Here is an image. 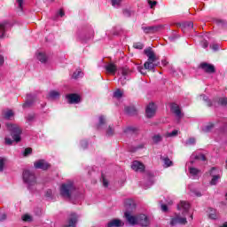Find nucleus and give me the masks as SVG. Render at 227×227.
I'll return each instance as SVG.
<instances>
[{"instance_id":"obj_56","label":"nucleus","mask_w":227,"mask_h":227,"mask_svg":"<svg viewBox=\"0 0 227 227\" xmlns=\"http://www.w3.org/2000/svg\"><path fill=\"white\" fill-rule=\"evenodd\" d=\"M16 1H17L18 4H19V8H20L21 10H23V9H24V6H23V4H24V0H16Z\"/></svg>"},{"instance_id":"obj_23","label":"nucleus","mask_w":227,"mask_h":227,"mask_svg":"<svg viewBox=\"0 0 227 227\" xmlns=\"http://www.w3.org/2000/svg\"><path fill=\"white\" fill-rule=\"evenodd\" d=\"M121 74L124 77H127V75H130L132 74V69L129 68V67H121Z\"/></svg>"},{"instance_id":"obj_4","label":"nucleus","mask_w":227,"mask_h":227,"mask_svg":"<svg viewBox=\"0 0 227 227\" xmlns=\"http://www.w3.org/2000/svg\"><path fill=\"white\" fill-rule=\"evenodd\" d=\"M23 182L29 185H35L36 184V176H35L34 172L30 170L23 171Z\"/></svg>"},{"instance_id":"obj_46","label":"nucleus","mask_w":227,"mask_h":227,"mask_svg":"<svg viewBox=\"0 0 227 227\" xmlns=\"http://www.w3.org/2000/svg\"><path fill=\"white\" fill-rule=\"evenodd\" d=\"M106 134L108 136H114V129H113L111 126L108 127L106 129Z\"/></svg>"},{"instance_id":"obj_59","label":"nucleus","mask_w":227,"mask_h":227,"mask_svg":"<svg viewBox=\"0 0 227 227\" xmlns=\"http://www.w3.org/2000/svg\"><path fill=\"white\" fill-rule=\"evenodd\" d=\"M161 210H162V212H168V205L162 204L161 205Z\"/></svg>"},{"instance_id":"obj_7","label":"nucleus","mask_w":227,"mask_h":227,"mask_svg":"<svg viewBox=\"0 0 227 227\" xmlns=\"http://www.w3.org/2000/svg\"><path fill=\"white\" fill-rule=\"evenodd\" d=\"M199 68L203 70L205 74H215V67L212 64H208L207 62H201L199 65Z\"/></svg>"},{"instance_id":"obj_5","label":"nucleus","mask_w":227,"mask_h":227,"mask_svg":"<svg viewBox=\"0 0 227 227\" xmlns=\"http://www.w3.org/2000/svg\"><path fill=\"white\" fill-rule=\"evenodd\" d=\"M78 221H79V215L72 212L67 216V223L62 227H75L77 226Z\"/></svg>"},{"instance_id":"obj_6","label":"nucleus","mask_w":227,"mask_h":227,"mask_svg":"<svg viewBox=\"0 0 227 227\" xmlns=\"http://www.w3.org/2000/svg\"><path fill=\"white\" fill-rule=\"evenodd\" d=\"M142 29L145 35H153L155 33H159V31H162V29H164V26L156 25L151 27H142Z\"/></svg>"},{"instance_id":"obj_50","label":"nucleus","mask_w":227,"mask_h":227,"mask_svg":"<svg viewBox=\"0 0 227 227\" xmlns=\"http://www.w3.org/2000/svg\"><path fill=\"white\" fill-rule=\"evenodd\" d=\"M196 144V138L191 137L187 140L186 145H195Z\"/></svg>"},{"instance_id":"obj_21","label":"nucleus","mask_w":227,"mask_h":227,"mask_svg":"<svg viewBox=\"0 0 227 227\" xmlns=\"http://www.w3.org/2000/svg\"><path fill=\"white\" fill-rule=\"evenodd\" d=\"M124 111L129 116H136V114H137V110L136 109L135 106H126L124 108Z\"/></svg>"},{"instance_id":"obj_34","label":"nucleus","mask_w":227,"mask_h":227,"mask_svg":"<svg viewBox=\"0 0 227 227\" xmlns=\"http://www.w3.org/2000/svg\"><path fill=\"white\" fill-rule=\"evenodd\" d=\"M33 104H34V101H33V100H27V101L23 104L22 107H23V109H27V108L31 107V106H33Z\"/></svg>"},{"instance_id":"obj_39","label":"nucleus","mask_w":227,"mask_h":227,"mask_svg":"<svg viewBox=\"0 0 227 227\" xmlns=\"http://www.w3.org/2000/svg\"><path fill=\"white\" fill-rule=\"evenodd\" d=\"M81 74H82V70H76L73 74V79H79L81 77Z\"/></svg>"},{"instance_id":"obj_2","label":"nucleus","mask_w":227,"mask_h":227,"mask_svg":"<svg viewBox=\"0 0 227 227\" xmlns=\"http://www.w3.org/2000/svg\"><path fill=\"white\" fill-rule=\"evenodd\" d=\"M144 54H145V56L148 58V60L144 64L145 70H153L155 67H157V65L153 64L155 61H157L155 52H153V50L149 47L144 51Z\"/></svg>"},{"instance_id":"obj_19","label":"nucleus","mask_w":227,"mask_h":227,"mask_svg":"<svg viewBox=\"0 0 227 227\" xmlns=\"http://www.w3.org/2000/svg\"><path fill=\"white\" fill-rule=\"evenodd\" d=\"M189 208H191V204L185 200L181 201L177 205V210H184L185 212H189Z\"/></svg>"},{"instance_id":"obj_57","label":"nucleus","mask_w":227,"mask_h":227,"mask_svg":"<svg viewBox=\"0 0 227 227\" xmlns=\"http://www.w3.org/2000/svg\"><path fill=\"white\" fill-rule=\"evenodd\" d=\"M201 45H202L203 49H207L208 47V41L203 40L201 42Z\"/></svg>"},{"instance_id":"obj_64","label":"nucleus","mask_w":227,"mask_h":227,"mask_svg":"<svg viewBox=\"0 0 227 227\" xmlns=\"http://www.w3.org/2000/svg\"><path fill=\"white\" fill-rule=\"evenodd\" d=\"M220 227H227V222H224L222 226Z\"/></svg>"},{"instance_id":"obj_60","label":"nucleus","mask_w":227,"mask_h":227,"mask_svg":"<svg viewBox=\"0 0 227 227\" xmlns=\"http://www.w3.org/2000/svg\"><path fill=\"white\" fill-rule=\"evenodd\" d=\"M4 65V56L0 55V67Z\"/></svg>"},{"instance_id":"obj_58","label":"nucleus","mask_w":227,"mask_h":227,"mask_svg":"<svg viewBox=\"0 0 227 227\" xmlns=\"http://www.w3.org/2000/svg\"><path fill=\"white\" fill-rule=\"evenodd\" d=\"M123 14L125 15V17H130V15H132V13L130 12V11L125 9L123 11Z\"/></svg>"},{"instance_id":"obj_29","label":"nucleus","mask_w":227,"mask_h":227,"mask_svg":"<svg viewBox=\"0 0 227 227\" xmlns=\"http://www.w3.org/2000/svg\"><path fill=\"white\" fill-rule=\"evenodd\" d=\"M125 207H129L131 210H136V203L132 200H126Z\"/></svg>"},{"instance_id":"obj_62","label":"nucleus","mask_w":227,"mask_h":227,"mask_svg":"<svg viewBox=\"0 0 227 227\" xmlns=\"http://www.w3.org/2000/svg\"><path fill=\"white\" fill-rule=\"evenodd\" d=\"M168 63H169V62H168V60H166V59L161 60V65H162L163 67H168Z\"/></svg>"},{"instance_id":"obj_61","label":"nucleus","mask_w":227,"mask_h":227,"mask_svg":"<svg viewBox=\"0 0 227 227\" xmlns=\"http://www.w3.org/2000/svg\"><path fill=\"white\" fill-rule=\"evenodd\" d=\"M205 100H206L207 106L208 107H212V106H214V104L212 103V101H211L210 99L206 98Z\"/></svg>"},{"instance_id":"obj_41","label":"nucleus","mask_w":227,"mask_h":227,"mask_svg":"<svg viewBox=\"0 0 227 227\" xmlns=\"http://www.w3.org/2000/svg\"><path fill=\"white\" fill-rule=\"evenodd\" d=\"M198 173H200V169H198L196 168H190L191 175H193V176H196V175H198Z\"/></svg>"},{"instance_id":"obj_30","label":"nucleus","mask_w":227,"mask_h":227,"mask_svg":"<svg viewBox=\"0 0 227 227\" xmlns=\"http://www.w3.org/2000/svg\"><path fill=\"white\" fill-rule=\"evenodd\" d=\"M161 141H162V136H160V134L154 135L153 137V143H154V145H158V143H160Z\"/></svg>"},{"instance_id":"obj_36","label":"nucleus","mask_w":227,"mask_h":227,"mask_svg":"<svg viewBox=\"0 0 227 227\" xmlns=\"http://www.w3.org/2000/svg\"><path fill=\"white\" fill-rule=\"evenodd\" d=\"M102 125H106V118L104 115L99 116V123L98 124V129H100Z\"/></svg>"},{"instance_id":"obj_9","label":"nucleus","mask_w":227,"mask_h":227,"mask_svg":"<svg viewBox=\"0 0 227 227\" xmlns=\"http://www.w3.org/2000/svg\"><path fill=\"white\" fill-rule=\"evenodd\" d=\"M35 169H43V171H47L50 169L51 163L47 162L45 160H39L34 163Z\"/></svg>"},{"instance_id":"obj_49","label":"nucleus","mask_w":227,"mask_h":227,"mask_svg":"<svg viewBox=\"0 0 227 227\" xmlns=\"http://www.w3.org/2000/svg\"><path fill=\"white\" fill-rule=\"evenodd\" d=\"M137 70L142 74V75H146V71H145V67H143V66L137 67Z\"/></svg>"},{"instance_id":"obj_10","label":"nucleus","mask_w":227,"mask_h":227,"mask_svg":"<svg viewBox=\"0 0 227 227\" xmlns=\"http://www.w3.org/2000/svg\"><path fill=\"white\" fill-rule=\"evenodd\" d=\"M157 113V106L154 103H149L145 108V116L147 118H153Z\"/></svg>"},{"instance_id":"obj_20","label":"nucleus","mask_w":227,"mask_h":227,"mask_svg":"<svg viewBox=\"0 0 227 227\" xmlns=\"http://www.w3.org/2000/svg\"><path fill=\"white\" fill-rule=\"evenodd\" d=\"M106 70L108 74H112V75H114V74H116V71L118 70V67L114 63H109L107 66H106Z\"/></svg>"},{"instance_id":"obj_24","label":"nucleus","mask_w":227,"mask_h":227,"mask_svg":"<svg viewBox=\"0 0 227 227\" xmlns=\"http://www.w3.org/2000/svg\"><path fill=\"white\" fill-rule=\"evenodd\" d=\"M194 27V23L192 21H186L182 26V30L185 31L186 29L191 30Z\"/></svg>"},{"instance_id":"obj_51","label":"nucleus","mask_w":227,"mask_h":227,"mask_svg":"<svg viewBox=\"0 0 227 227\" xmlns=\"http://www.w3.org/2000/svg\"><path fill=\"white\" fill-rule=\"evenodd\" d=\"M5 145L12 146V145H13V140H12L10 137H5Z\"/></svg>"},{"instance_id":"obj_38","label":"nucleus","mask_w":227,"mask_h":227,"mask_svg":"<svg viewBox=\"0 0 227 227\" xmlns=\"http://www.w3.org/2000/svg\"><path fill=\"white\" fill-rule=\"evenodd\" d=\"M219 178H221V176L219 175L213 176V178L210 182L211 185H215L217 184V180H219Z\"/></svg>"},{"instance_id":"obj_63","label":"nucleus","mask_w":227,"mask_h":227,"mask_svg":"<svg viewBox=\"0 0 227 227\" xmlns=\"http://www.w3.org/2000/svg\"><path fill=\"white\" fill-rule=\"evenodd\" d=\"M6 217V214H2L0 216V221H5Z\"/></svg>"},{"instance_id":"obj_27","label":"nucleus","mask_w":227,"mask_h":227,"mask_svg":"<svg viewBox=\"0 0 227 227\" xmlns=\"http://www.w3.org/2000/svg\"><path fill=\"white\" fill-rule=\"evenodd\" d=\"M93 36H95V32H93V30H90L84 38L81 37V41L82 42H86V40H91V38H93Z\"/></svg>"},{"instance_id":"obj_52","label":"nucleus","mask_w":227,"mask_h":227,"mask_svg":"<svg viewBox=\"0 0 227 227\" xmlns=\"http://www.w3.org/2000/svg\"><path fill=\"white\" fill-rule=\"evenodd\" d=\"M121 0H112V6H120Z\"/></svg>"},{"instance_id":"obj_8","label":"nucleus","mask_w":227,"mask_h":227,"mask_svg":"<svg viewBox=\"0 0 227 227\" xmlns=\"http://www.w3.org/2000/svg\"><path fill=\"white\" fill-rule=\"evenodd\" d=\"M124 217L129 224H131L132 226H136V224H137V215H132V211L126 210L124 212Z\"/></svg>"},{"instance_id":"obj_48","label":"nucleus","mask_w":227,"mask_h":227,"mask_svg":"<svg viewBox=\"0 0 227 227\" xmlns=\"http://www.w3.org/2000/svg\"><path fill=\"white\" fill-rule=\"evenodd\" d=\"M218 102L221 106H226L227 105V98H220Z\"/></svg>"},{"instance_id":"obj_11","label":"nucleus","mask_w":227,"mask_h":227,"mask_svg":"<svg viewBox=\"0 0 227 227\" xmlns=\"http://www.w3.org/2000/svg\"><path fill=\"white\" fill-rule=\"evenodd\" d=\"M170 111L174 113V114H176L178 120H182V118H184V114H182V109L180 108V106H178V104L171 103Z\"/></svg>"},{"instance_id":"obj_54","label":"nucleus","mask_w":227,"mask_h":227,"mask_svg":"<svg viewBox=\"0 0 227 227\" xmlns=\"http://www.w3.org/2000/svg\"><path fill=\"white\" fill-rule=\"evenodd\" d=\"M57 17H65V10L59 9V12L57 13Z\"/></svg>"},{"instance_id":"obj_44","label":"nucleus","mask_w":227,"mask_h":227,"mask_svg":"<svg viewBox=\"0 0 227 227\" xmlns=\"http://www.w3.org/2000/svg\"><path fill=\"white\" fill-rule=\"evenodd\" d=\"M35 118H36V115L35 114H28L26 117L27 121H35Z\"/></svg>"},{"instance_id":"obj_22","label":"nucleus","mask_w":227,"mask_h":227,"mask_svg":"<svg viewBox=\"0 0 227 227\" xmlns=\"http://www.w3.org/2000/svg\"><path fill=\"white\" fill-rule=\"evenodd\" d=\"M60 93L57 90H51L50 91L49 95H48V98H50L51 100H58V98H59L60 97Z\"/></svg>"},{"instance_id":"obj_16","label":"nucleus","mask_w":227,"mask_h":227,"mask_svg":"<svg viewBox=\"0 0 227 227\" xmlns=\"http://www.w3.org/2000/svg\"><path fill=\"white\" fill-rule=\"evenodd\" d=\"M124 134H134L137 136L139 134V128L134 126H128L123 129Z\"/></svg>"},{"instance_id":"obj_47","label":"nucleus","mask_w":227,"mask_h":227,"mask_svg":"<svg viewBox=\"0 0 227 227\" xmlns=\"http://www.w3.org/2000/svg\"><path fill=\"white\" fill-rule=\"evenodd\" d=\"M214 129V123H209L206 128L204 129V132H210Z\"/></svg>"},{"instance_id":"obj_13","label":"nucleus","mask_w":227,"mask_h":227,"mask_svg":"<svg viewBox=\"0 0 227 227\" xmlns=\"http://www.w3.org/2000/svg\"><path fill=\"white\" fill-rule=\"evenodd\" d=\"M66 98L67 99L68 104H79V102H81V96L76 93L67 94Z\"/></svg>"},{"instance_id":"obj_26","label":"nucleus","mask_w":227,"mask_h":227,"mask_svg":"<svg viewBox=\"0 0 227 227\" xmlns=\"http://www.w3.org/2000/svg\"><path fill=\"white\" fill-rule=\"evenodd\" d=\"M160 160H163L166 168L173 166V161L168 157L160 156Z\"/></svg>"},{"instance_id":"obj_32","label":"nucleus","mask_w":227,"mask_h":227,"mask_svg":"<svg viewBox=\"0 0 227 227\" xmlns=\"http://www.w3.org/2000/svg\"><path fill=\"white\" fill-rule=\"evenodd\" d=\"M4 164H6V158L0 157V173L4 171Z\"/></svg>"},{"instance_id":"obj_15","label":"nucleus","mask_w":227,"mask_h":227,"mask_svg":"<svg viewBox=\"0 0 227 227\" xmlns=\"http://www.w3.org/2000/svg\"><path fill=\"white\" fill-rule=\"evenodd\" d=\"M170 224L171 226H176V224H187V218L176 216L171 219Z\"/></svg>"},{"instance_id":"obj_25","label":"nucleus","mask_w":227,"mask_h":227,"mask_svg":"<svg viewBox=\"0 0 227 227\" xmlns=\"http://www.w3.org/2000/svg\"><path fill=\"white\" fill-rule=\"evenodd\" d=\"M208 217L209 219H217V217H219V215H217V211H215V209L212 208V207H208Z\"/></svg>"},{"instance_id":"obj_17","label":"nucleus","mask_w":227,"mask_h":227,"mask_svg":"<svg viewBox=\"0 0 227 227\" xmlns=\"http://www.w3.org/2000/svg\"><path fill=\"white\" fill-rule=\"evenodd\" d=\"M2 116L4 120H12L15 116V112L12 109L4 110L2 112Z\"/></svg>"},{"instance_id":"obj_12","label":"nucleus","mask_w":227,"mask_h":227,"mask_svg":"<svg viewBox=\"0 0 227 227\" xmlns=\"http://www.w3.org/2000/svg\"><path fill=\"white\" fill-rule=\"evenodd\" d=\"M137 224L146 227L150 224V218L145 214L137 215Z\"/></svg>"},{"instance_id":"obj_1","label":"nucleus","mask_w":227,"mask_h":227,"mask_svg":"<svg viewBox=\"0 0 227 227\" xmlns=\"http://www.w3.org/2000/svg\"><path fill=\"white\" fill-rule=\"evenodd\" d=\"M59 192L62 198L71 200L72 196L77 192V187H75L73 181H67L60 185Z\"/></svg>"},{"instance_id":"obj_42","label":"nucleus","mask_w":227,"mask_h":227,"mask_svg":"<svg viewBox=\"0 0 227 227\" xmlns=\"http://www.w3.org/2000/svg\"><path fill=\"white\" fill-rule=\"evenodd\" d=\"M195 160H207V156L205 154L196 155L194 157Z\"/></svg>"},{"instance_id":"obj_3","label":"nucleus","mask_w":227,"mask_h":227,"mask_svg":"<svg viewBox=\"0 0 227 227\" xmlns=\"http://www.w3.org/2000/svg\"><path fill=\"white\" fill-rule=\"evenodd\" d=\"M6 128L11 133V136L16 143H20L22 141V129L17 124H12V123H7Z\"/></svg>"},{"instance_id":"obj_55","label":"nucleus","mask_w":227,"mask_h":227,"mask_svg":"<svg viewBox=\"0 0 227 227\" xmlns=\"http://www.w3.org/2000/svg\"><path fill=\"white\" fill-rule=\"evenodd\" d=\"M210 49H213V51H219V44L213 43L210 45Z\"/></svg>"},{"instance_id":"obj_18","label":"nucleus","mask_w":227,"mask_h":227,"mask_svg":"<svg viewBox=\"0 0 227 227\" xmlns=\"http://www.w3.org/2000/svg\"><path fill=\"white\" fill-rule=\"evenodd\" d=\"M124 224L120 219H113L107 223L106 227H121Z\"/></svg>"},{"instance_id":"obj_33","label":"nucleus","mask_w":227,"mask_h":227,"mask_svg":"<svg viewBox=\"0 0 227 227\" xmlns=\"http://www.w3.org/2000/svg\"><path fill=\"white\" fill-rule=\"evenodd\" d=\"M114 97L115 98H121V97H123V91H121V90L117 89L114 92Z\"/></svg>"},{"instance_id":"obj_35","label":"nucleus","mask_w":227,"mask_h":227,"mask_svg":"<svg viewBox=\"0 0 227 227\" xmlns=\"http://www.w3.org/2000/svg\"><path fill=\"white\" fill-rule=\"evenodd\" d=\"M31 153H33V148L27 147L25 149V151L23 153V157H27V156L31 155Z\"/></svg>"},{"instance_id":"obj_31","label":"nucleus","mask_w":227,"mask_h":227,"mask_svg":"<svg viewBox=\"0 0 227 227\" xmlns=\"http://www.w3.org/2000/svg\"><path fill=\"white\" fill-rule=\"evenodd\" d=\"M4 33H6V23L0 24V38L4 36Z\"/></svg>"},{"instance_id":"obj_28","label":"nucleus","mask_w":227,"mask_h":227,"mask_svg":"<svg viewBox=\"0 0 227 227\" xmlns=\"http://www.w3.org/2000/svg\"><path fill=\"white\" fill-rule=\"evenodd\" d=\"M37 59L38 61H40L41 63H45L47 61V55L43 52H39L37 54Z\"/></svg>"},{"instance_id":"obj_53","label":"nucleus","mask_w":227,"mask_h":227,"mask_svg":"<svg viewBox=\"0 0 227 227\" xmlns=\"http://www.w3.org/2000/svg\"><path fill=\"white\" fill-rule=\"evenodd\" d=\"M102 180L104 187H108L109 183L107 182V179H106V176H104V174H102Z\"/></svg>"},{"instance_id":"obj_37","label":"nucleus","mask_w":227,"mask_h":227,"mask_svg":"<svg viewBox=\"0 0 227 227\" xmlns=\"http://www.w3.org/2000/svg\"><path fill=\"white\" fill-rule=\"evenodd\" d=\"M22 221H24L25 223H31V221H33V218L29 215H24L22 216Z\"/></svg>"},{"instance_id":"obj_40","label":"nucleus","mask_w":227,"mask_h":227,"mask_svg":"<svg viewBox=\"0 0 227 227\" xmlns=\"http://www.w3.org/2000/svg\"><path fill=\"white\" fill-rule=\"evenodd\" d=\"M134 49L143 50L145 45L142 43H135L133 44Z\"/></svg>"},{"instance_id":"obj_45","label":"nucleus","mask_w":227,"mask_h":227,"mask_svg":"<svg viewBox=\"0 0 227 227\" xmlns=\"http://www.w3.org/2000/svg\"><path fill=\"white\" fill-rule=\"evenodd\" d=\"M147 3L152 10L157 6V1L147 0Z\"/></svg>"},{"instance_id":"obj_43","label":"nucleus","mask_w":227,"mask_h":227,"mask_svg":"<svg viewBox=\"0 0 227 227\" xmlns=\"http://www.w3.org/2000/svg\"><path fill=\"white\" fill-rule=\"evenodd\" d=\"M175 136H178V130L175 129L170 133L166 134V137H173Z\"/></svg>"},{"instance_id":"obj_14","label":"nucleus","mask_w":227,"mask_h":227,"mask_svg":"<svg viewBox=\"0 0 227 227\" xmlns=\"http://www.w3.org/2000/svg\"><path fill=\"white\" fill-rule=\"evenodd\" d=\"M131 168L134 171H139V173L145 172V167L141 161L134 160L131 164Z\"/></svg>"}]
</instances>
